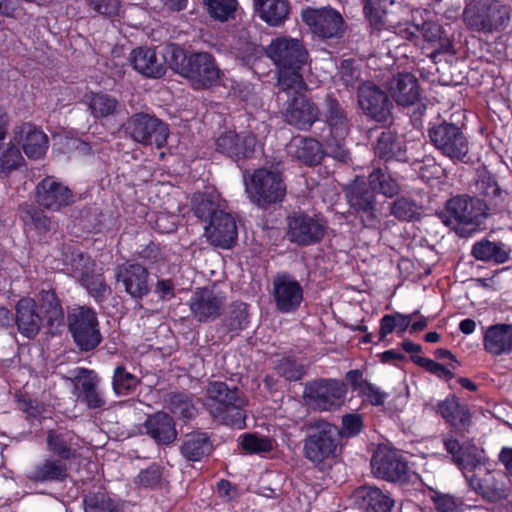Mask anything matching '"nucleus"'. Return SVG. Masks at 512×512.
Returning <instances> with one entry per match:
<instances>
[{
	"label": "nucleus",
	"mask_w": 512,
	"mask_h": 512,
	"mask_svg": "<svg viewBox=\"0 0 512 512\" xmlns=\"http://www.w3.org/2000/svg\"><path fill=\"white\" fill-rule=\"evenodd\" d=\"M248 401L237 386L224 381H210L206 388L204 407L210 416L221 424L235 429L246 427Z\"/></svg>",
	"instance_id": "1"
},
{
	"label": "nucleus",
	"mask_w": 512,
	"mask_h": 512,
	"mask_svg": "<svg viewBox=\"0 0 512 512\" xmlns=\"http://www.w3.org/2000/svg\"><path fill=\"white\" fill-rule=\"evenodd\" d=\"M266 54L277 68L280 90L306 88L302 69L307 62L308 52L301 40L289 37L275 38L267 47Z\"/></svg>",
	"instance_id": "2"
},
{
	"label": "nucleus",
	"mask_w": 512,
	"mask_h": 512,
	"mask_svg": "<svg viewBox=\"0 0 512 512\" xmlns=\"http://www.w3.org/2000/svg\"><path fill=\"white\" fill-rule=\"evenodd\" d=\"M170 66L184 77L194 90H209L217 87L224 75L211 53L204 51L187 53L177 46L172 49Z\"/></svg>",
	"instance_id": "3"
},
{
	"label": "nucleus",
	"mask_w": 512,
	"mask_h": 512,
	"mask_svg": "<svg viewBox=\"0 0 512 512\" xmlns=\"http://www.w3.org/2000/svg\"><path fill=\"white\" fill-rule=\"evenodd\" d=\"M303 456L315 467L333 461L341 448L339 427L325 419H315L305 423Z\"/></svg>",
	"instance_id": "4"
},
{
	"label": "nucleus",
	"mask_w": 512,
	"mask_h": 512,
	"mask_svg": "<svg viewBox=\"0 0 512 512\" xmlns=\"http://www.w3.org/2000/svg\"><path fill=\"white\" fill-rule=\"evenodd\" d=\"M483 451L470 441L459 443L458 439H450V454L466 479L469 487L478 494H486L490 490L493 479L484 463Z\"/></svg>",
	"instance_id": "5"
},
{
	"label": "nucleus",
	"mask_w": 512,
	"mask_h": 512,
	"mask_svg": "<svg viewBox=\"0 0 512 512\" xmlns=\"http://www.w3.org/2000/svg\"><path fill=\"white\" fill-rule=\"evenodd\" d=\"M463 18L472 30L491 33L508 24L510 8L499 0H471L465 7Z\"/></svg>",
	"instance_id": "6"
},
{
	"label": "nucleus",
	"mask_w": 512,
	"mask_h": 512,
	"mask_svg": "<svg viewBox=\"0 0 512 512\" xmlns=\"http://www.w3.org/2000/svg\"><path fill=\"white\" fill-rule=\"evenodd\" d=\"M246 191L254 205L268 209L284 201L287 187L281 172L258 168L251 175Z\"/></svg>",
	"instance_id": "7"
},
{
	"label": "nucleus",
	"mask_w": 512,
	"mask_h": 512,
	"mask_svg": "<svg viewBox=\"0 0 512 512\" xmlns=\"http://www.w3.org/2000/svg\"><path fill=\"white\" fill-rule=\"evenodd\" d=\"M68 331L81 352H91L102 342L96 311L92 307L79 306L68 312Z\"/></svg>",
	"instance_id": "8"
},
{
	"label": "nucleus",
	"mask_w": 512,
	"mask_h": 512,
	"mask_svg": "<svg viewBox=\"0 0 512 512\" xmlns=\"http://www.w3.org/2000/svg\"><path fill=\"white\" fill-rule=\"evenodd\" d=\"M286 236L290 243L308 247L323 241L327 231V221L321 215L310 214L297 209L286 217Z\"/></svg>",
	"instance_id": "9"
},
{
	"label": "nucleus",
	"mask_w": 512,
	"mask_h": 512,
	"mask_svg": "<svg viewBox=\"0 0 512 512\" xmlns=\"http://www.w3.org/2000/svg\"><path fill=\"white\" fill-rule=\"evenodd\" d=\"M124 131L135 142L143 146H166L170 134L169 126L154 114L138 112L123 124Z\"/></svg>",
	"instance_id": "10"
},
{
	"label": "nucleus",
	"mask_w": 512,
	"mask_h": 512,
	"mask_svg": "<svg viewBox=\"0 0 512 512\" xmlns=\"http://www.w3.org/2000/svg\"><path fill=\"white\" fill-rule=\"evenodd\" d=\"M487 211V205L480 199L455 197L450 199V225L461 237H469L484 223Z\"/></svg>",
	"instance_id": "11"
},
{
	"label": "nucleus",
	"mask_w": 512,
	"mask_h": 512,
	"mask_svg": "<svg viewBox=\"0 0 512 512\" xmlns=\"http://www.w3.org/2000/svg\"><path fill=\"white\" fill-rule=\"evenodd\" d=\"M347 385L338 379L320 378L308 381L304 386V399L318 411H334L342 406Z\"/></svg>",
	"instance_id": "12"
},
{
	"label": "nucleus",
	"mask_w": 512,
	"mask_h": 512,
	"mask_svg": "<svg viewBox=\"0 0 512 512\" xmlns=\"http://www.w3.org/2000/svg\"><path fill=\"white\" fill-rule=\"evenodd\" d=\"M346 197L353 215L363 227L379 228L381 215L377 209L376 193L367 181H354L347 190Z\"/></svg>",
	"instance_id": "13"
},
{
	"label": "nucleus",
	"mask_w": 512,
	"mask_h": 512,
	"mask_svg": "<svg viewBox=\"0 0 512 512\" xmlns=\"http://www.w3.org/2000/svg\"><path fill=\"white\" fill-rule=\"evenodd\" d=\"M308 87H293L282 90L287 95L283 112L287 124L302 130H310L319 119L320 111L316 103L307 95Z\"/></svg>",
	"instance_id": "14"
},
{
	"label": "nucleus",
	"mask_w": 512,
	"mask_h": 512,
	"mask_svg": "<svg viewBox=\"0 0 512 512\" xmlns=\"http://www.w3.org/2000/svg\"><path fill=\"white\" fill-rule=\"evenodd\" d=\"M371 469L379 479L402 484L409 482L408 462L395 449L379 446L372 455Z\"/></svg>",
	"instance_id": "15"
},
{
	"label": "nucleus",
	"mask_w": 512,
	"mask_h": 512,
	"mask_svg": "<svg viewBox=\"0 0 512 512\" xmlns=\"http://www.w3.org/2000/svg\"><path fill=\"white\" fill-rule=\"evenodd\" d=\"M302 19L310 30L319 38L339 39L345 31L342 15L334 8H307L302 12Z\"/></svg>",
	"instance_id": "16"
},
{
	"label": "nucleus",
	"mask_w": 512,
	"mask_h": 512,
	"mask_svg": "<svg viewBox=\"0 0 512 512\" xmlns=\"http://www.w3.org/2000/svg\"><path fill=\"white\" fill-rule=\"evenodd\" d=\"M35 202L42 209L58 212L74 203V193L58 178L48 175L35 187Z\"/></svg>",
	"instance_id": "17"
},
{
	"label": "nucleus",
	"mask_w": 512,
	"mask_h": 512,
	"mask_svg": "<svg viewBox=\"0 0 512 512\" xmlns=\"http://www.w3.org/2000/svg\"><path fill=\"white\" fill-rule=\"evenodd\" d=\"M358 104L363 113L376 122H386L392 115L393 103L388 94L372 82L358 87Z\"/></svg>",
	"instance_id": "18"
},
{
	"label": "nucleus",
	"mask_w": 512,
	"mask_h": 512,
	"mask_svg": "<svg viewBox=\"0 0 512 512\" xmlns=\"http://www.w3.org/2000/svg\"><path fill=\"white\" fill-rule=\"evenodd\" d=\"M257 138L252 132L224 131L214 142L215 151L234 162L254 156Z\"/></svg>",
	"instance_id": "19"
},
{
	"label": "nucleus",
	"mask_w": 512,
	"mask_h": 512,
	"mask_svg": "<svg viewBox=\"0 0 512 512\" xmlns=\"http://www.w3.org/2000/svg\"><path fill=\"white\" fill-rule=\"evenodd\" d=\"M303 294L301 284L287 273L273 280V297L277 310L281 313L297 311L303 301Z\"/></svg>",
	"instance_id": "20"
},
{
	"label": "nucleus",
	"mask_w": 512,
	"mask_h": 512,
	"mask_svg": "<svg viewBox=\"0 0 512 512\" xmlns=\"http://www.w3.org/2000/svg\"><path fill=\"white\" fill-rule=\"evenodd\" d=\"M72 382L74 394L88 409H102L106 405L105 396L99 389V377L93 370L79 368Z\"/></svg>",
	"instance_id": "21"
},
{
	"label": "nucleus",
	"mask_w": 512,
	"mask_h": 512,
	"mask_svg": "<svg viewBox=\"0 0 512 512\" xmlns=\"http://www.w3.org/2000/svg\"><path fill=\"white\" fill-rule=\"evenodd\" d=\"M68 477V463L53 456L44 457L26 473V479L33 484H60L64 483Z\"/></svg>",
	"instance_id": "22"
},
{
	"label": "nucleus",
	"mask_w": 512,
	"mask_h": 512,
	"mask_svg": "<svg viewBox=\"0 0 512 512\" xmlns=\"http://www.w3.org/2000/svg\"><path fill=\"white\" fill-rule=\"evenodd\" d=\"M189 306L198 322H212L223 312L224 297L217 295L210 288H197L190 298Z\"/></svg>",
	"instance_id": "23"
},
{
	"label": "nucleus",
	"mask_w": 512,
	"mask_h": 512,
	"mask_svg": "<svg viewBox=\"0 0 512 512\" xmlns=\"http://www.w3.org/2000/svg\"><path fill=\"white\" fill-rule=\"evenodd\" d=\"M205 234L212 245L230 249L238 238L236 221L230 213L222 210L208 221Z\"/></svg>",
	"instance_id": "24"
},
{
	"label": "nucleus",
	"mask_w": 512,
	"mask_h": 512,
	"mask_svg": "<svg viewBox=\"0 0 512 512\" xmlns=\"http://www.w3.org/2000/svg\"><path fill=\"white\" fill-rule=\"evenodd\" d=\"M323 117L327 133L342 139L347 137L351 129V119L343 104L333 93H328L323 101Z\"/></svg>",
	"instance_id": "25"
},
{
	"label": "nucleus",
	"mask_w": 512,
	"mask_h": 512,
	"mask_svg": "<svg viewBox=\"0 0 512 512\" xmlns=\"http://www.w3.org/2000/svg\"><path fill=\"white\" fill-rule=\"evenodd\" d=\"M141 429L142 433L150 437L157 445L162 446L173 443L178 435L173 417L163 411L147 415Z\"/></svg>",
	"instance_id": "26"
},
{
	"label": "nucleus",
	"mask_w": 512,
	"mask_h": 512,
	"mask_svg": "<svg viewBox=\"0 0 512 512\" xmlns=\"http://www.w3.org/2000/svg\"><path fill=\"white\" fill-rule=\"evenodd\" d=\"M148 279V269L139 263L127 264L116 274L117 282L122 283L125 292L134 299H142L149 293Z\"/></svg>",
	"instance_id": "27"
},
{
	"label": "nucleus",
	"mask_w": 512,
	"mask_h": 512,
	"mask_svg": "<svg viewBox=\"0 0 512 512\" xmlns=\"http://www.w3.org/2000/svg\"><path fill=\"white\" fill-rule=\"evenodd\" d=\"M345 380L350 386L352 392H355L359 398L374 407L385 404L389 393L381 390L375 384L364 378V372L361 369H352L346 372Z\"/></svg>",
	"instance_id": "28"
},
{
	"label": "nucleus",
	"mask_w": 512,
	"mask_h": 512,
	"mask_svg": "<svg viewBox=\"0 0 512 512\" xmlns=\"http://www.w3.org/2000/svg\"><path fill=\"white\" fill-rule=\"evenodd\" d=\"M133 68L148 78H161L166 73V62L164 57L157 55L155 48L137 47L129 56Z\"/></svg>",
	"instance_id": "29"
},
{
	"label": "nucleus",
	"mask_w": 512,
	"mask_h": 512,
	"mask_svg": "<svg viewBox=\"0 0 512 512\" xmlns=\"http://www.w3.org/2000/svg\"><path fill=\"white\" fill-rule=\"evenodd\" d=\"M14 140L21 144L28 158L39 159L47 149L48 138L44 132L31 123H23L14 130Z\"/></svg>",
	"instance_id": "30"
},
{
	"label": "nucleus",
	"mask_w": 512,
	"mask_h": 512,
	"mask_svg": "<svg viewBox=\"0 0 512 512\" xmlns=\"http://www.w3.org/2000/svg\"><path fill=\"white\" fill-rule=\"evenodd\" d=\"M15 310V323L19 333L27 339H34L40 332L42 324L36 301L30 297L21 298Z\"/></svg>",
	"instance_id": "31"
},
{
	"label": "nucleus",
	"mask_w": 512,
	"mask_h": 512,
	"mask_svg": "<svg viewBox=\"0 0 512 512\" xmlns=\"http://www.w3.org/2000/svg\"><path fill=\"white\" fill-rule=\"evenodd\" d=\"M355 501L364 512H392L395 501L389 492L375 486H361L355 491Z\"/></svg>",
	"instance_id": "32"
},
{
	"label": "nucleus",
	"mask_w": 512,
	"mask_h": 512,
	"mask_svg": "<svg viewBox=\"0 0 512 512\" xmlns=\"http://www.w3.org/2000/svg\"><path fill=\"white\" fill-rule=\"evenodd\" d=\"M392 98L398 105L409 106L420 99V87L418 79L412 73H398L388 86Z\"/></svg>",
	"instance_id": "33"
},
{
	"label": "nucleus",
	"mask_w": 512,
	"mask_h": 512,
	"mask_svg": "<svg viewBox=\"0 0 512 512\" xmlns=\"http://www.w3.org/2000/svg\"><path fill=\"white\" fill-rule=\"evenodd\" d=\"M74 433L67 429H51L47 432L46 446L53 457L70 462L76 458Z\"/></svg>",
	"instance_id": "34"
},
{
	"label": "nucleus",
	"mask_w": 512,
	"mask_h": 512,
	"mask_svg": "<svg viewBox=\"0 0 512 512\" xmlns=\"http://www.w3.org/2000/svg\"><path fill=\"white\" fill-rule=\"evenodd\" d=\"M483 345L486 352L494 356L512 352V325L496 324L487 328Z\"/></svg>",
	"instance_id": "35"
},
{
	"label": "nucleus",
	"mask_w": 512,
	"mask_h": 512,
	"mask_svg": "<svg viewBox=\"0 0 512 512\" xmlns=\"http://www.w3.org/2000/svg\"><path fill=\"white\" fill-rule=\"evenodd\" d=\"M374 153L376 157L385 162L402 161L406 157V146L396 132L387 129L378 136L374 145Z\"/></svg>",
	"instance_id": "36"
},
{
	"label": "nucleus",
	"mask_w": 512,
	"mask_h": 512,
	"mask_svg": "<svg viewBox=\"0 0 512 512\" xmlns=\"http://www.w3.org/2000/svg\"><path fill=\"white\" fill-rule=\"evenodd\" d=\"M213 451V443L205 432H192L185 436L181 446V455L188 461L198 462Z\"/></svg>",
	"instance_id": "37"
},
{
	"label": "nucleus",
	"mask_w": 512,
	"mask_h": 512,
	"mask_svg": "<svg viewBox=\"0 0 512 512\" xmlns=\"http://www.w3.org/2000/svg\"><path fill=\"white\" fill-rule=\"evenodd\" d=\"M254 7L259 18L272 27L284 24L290 12L288 0H254Z\"/></svg>",
	"instance_id": "38"
},
{
	"label": "nucleus",
	"mask_w": 512,
	"mask_h": 512,
	"mask_svg": "<svg viewBox=\"0 0 512 512\" xmlns=\"http://www.w3.org/2000/svg\"><path fill=\"white\" fill-rule=\"evenodd\" d=\"M510 253L511 249L508 245L486 238L475 242L471 249V254L475 259L494 264L505 263L509 259Z\"/></svg>",
	"instance_id": "39"
},
{
	"label": "nucleus",
	"mask_w": 512,
	"mask_h": 512,
	"mask_svg": "<svg viewBox=\"0 0 512 512\" xmlns=\"http://www.w3.org/2000/svg\"><path fill=\"white\" fill-rule=\"evenodd\" d=\"M292 155L307 166L318 165L323 159V150L319 141L309 137L295 138L291 145Z\"/></svg>",
	"instance_id": "40"
},
{
	"label": "nucleus",
	"mask_w": 512,
	"mask_h": 512,
	"mask_svg": "<svg viewBox=\"0 0 512 512\" xmlns=\"http://www.w3.org/2000/svg\"><path fill=\"white\" fill-rule=\"evenodd\" d=\"M250 323L249 305L242 301H233L222 318L221 324L227 333L239 335Z\"/></svg>",
	"instance_id": "41"
},
{
	"label": "nucleus",
	"mask_w": 512,
	"mask_h": 512,
	"mask_svg": "<svg viewBox=\"0 0 512 512\" xmlns=\"http://www.w3.org/2000/svg\"><path fill=\"white\" fill-rule=\"evenodd\" d=\"M450 401V439L464 438L472 426V415L466 404L459 403L455 397Z\"/></svg>",
	"instance_id": "42"
},
{
	"label": "nucleus",
	"mask_w": 512,
	"mask_h": 512,
	"mask_svg": "<svg viewBox=\"0 0 512 512\" xmlns=\"http://www.w3.org/2000/svg\"><path fill=\"white\" fill-rule=\"evenodd\" d=\"M367 182L375 193L383 194L389 198L398 195L401 191L398 176L390 174L381 168L374 169L368 175Z\"/></svg>",
	"instance_id": "43"
},
{
	"label": "nucleus",
	"mask_w": 512,
	"mask_h": 512,
	"mask_svg": "<svg viewBox=\"0 0 512 512\" xmlns=\"http://www.w3.org/2000/svg\"><path fill=\"white\" fill-rule=\"evenodd\" d=\"M192 210L194 215L202 221H210L218 212H221L219 196L215 192H197L193 195Z\"/></svg>",
	"instance_id": "44"
},
{
	"label": "nucleus",
	"mask_w": 512,
	"mask_h": 512,
	"mask_svg": "<svg viewBox=\"0 0 512 512\" xmlns=\"http://www.w3.org/2000/svg\"><path fill=\"white\" fill-rule=\"evenodd\" d=\"M85 99L91 115L96 119L113 115L119 105L116 98L105 92L87 93Z\"/></svg>",
	"instance_id": "45"
},
{
	"label": "nucleus",
	"mask_w": 512,
	"mask_h": 512,
	"mask_svg": "<svg viewBox=\"0 0 512 512\" xmlns=\"http://www.w3.org/2000/svg\"><path fill=\"white\" fill-rule=\"evenodd\" d=\"M421 32L426 42L438 44V48L431 53V58L436 62V58L448 53V37L443 27L432 20H424L421 24Z\"/></svg>",
	"instance_id": "46"
},
{
	"label": "nucleus",
	"mask_w": 512,
	"mask_h": 512,
	"mask_svg": "<svg viewBox=\"0 0 512 512\" xmlns=\"http://www.w3.org/2000/svg\"><path fill=\"white\" fill-rule=\"evenodd\" d=\"M78 281L87 290L89 296L98 304L102 303L107 293L110 292L102 269H97V267L84 274Z\"/></svg>",
	"instance_id": "47"
},
{
	"label": "nucleus",
	"mask_w": 512,
	"mask_h": 512,
	"mask_svg": "<svg viewBox=\"0 0 512 512\" xmlns=\"http://www.w3.org/2000/svg\"><path fill=\"white\" fill-rule=\"evenodd\" d=\"M40 310L44 314L47 325L53 327L64 320V311L55 291H42L39 297Z\"/></svg>",
	"instance_id": "48"
},
{
	"label": "nucleus",
	"mask_w": 512,
	"mask_h": 512,
	"mask_svg": "<svg viewBox=\"0 0 512 512\" xmlns=\"http://www.w3.org/2000/svg\"><path fill=\"white\" fill-rule=\"evenodd\" d=\"M83 505L85 512H116L118 508L116 502L103 487L85 495Z\"/></svg>",
	"instance_id": "49"
},
{
	"label": "nucleus",
	"mask_w": 512,
	"mask_h": 512,
	"mask_svg": "<svg viewBox=\"0 0 512 512\" xmlns=\"http://www.w3.org/2000/svg\"><path fill=\"white\" fill-rule=\"evenodd\" d=\"M166 402L170 412L183 420H191L197 414L191 397L184 392L170 393Z\"/></svg>",
	"instance_id": "50"
},
{
	"label": "nucleus",
	"mask_w": 512,
	"mask_h": 512,
	"mask_svg": "<svg viewBox=\"0 0 512 512\" xmlns=\"http://www.w3.org/2000/svg\"><path fill=\"white\" fill-rule=\"evenodd\" d=\"M276 374L286 381L297 382L306 375L305 365L293 356H283L275 362Z\"/></svg>",
	"instance_id": "51"
},
{
	"label": "nucleus",
	"mask_w": 512,
	"mask_h": 512,
	"mask_svg": "<svg viewBox=\"0 0 512 512\" xmlns=\"http://www.w3.org/2000/svg\"><path fill=\"white\" fill-rule=\"evenodd\" d=\"M140 383L141 380L127 371L124 365H118L114 369L112 387L116 395L128 396L136 390Z\"/></svg>",
	"instance_id": "52"
},
{
	"label": "nucleus",
	"mask_w": 512,
	"mask_h": 512,
	"mask_svg": "<svg viewBox=\"0 0 512 512\" xmlns=\"http://www.w3.org/2000/svg\"><path fill=\"white\" fill-rule=\"evenodd\" d=\"M390 215L399 221L411 222L419 219L422 207L415 200L407 197H398L389 204Z\"/></svg>",
	"instance_id": "53"
},
{
	"label": "nucleus",
	"mask_w": 512,
	"mask_h": 512,
	"mask_svg": "<svg viewBox=\"0 0 512 512\" xmlns=\"http://www.w3.org/2000/svg\"><path fill=\"white\" fill-rule=\"evenodd\" d=\"M239 445L248 454L269 453L274 449V440L256 433H245L240 436Z\"/></svg>",
	"instance_id": "54"
},
{
	"label": "nucleus",
	"mask_w": 512,
	"mask_h": 512,
	"mask_svg": "<svg viewBox=\"0 0 512 512\" xmlns=\"http://www.w3.org/2000/svg\"><path fill=\"white\" fill-rule=\"evenodd\" d=\"M19 409L25 414V419L31 426L40 427L44 419V405L36 399H32L26 395H16Z\"/></svg>",
	"instance_id": "55"
},
{
	"label": "nucleus",
	"mask_w": 512,
	"mask_h": 512,
	"mask_svg": "<svg viewBox=\"0 0 512 512\" xmlns=\"http://www.w3.org/2000/svg\"><path fill=\"white\" fill-rule=\"evenodd\" d=\"M24 225L38 233H46L50 229L51 220L41 207L29 206L22 211Z\"/></svg>",
	"instance_id": "56"
},
{
	"label": "nucleus",
	"mask_w": 512,
	"mask_h": 512,
	"mask_svg": "<svg viewBox=\"0 0 512 512\" xmlns=\"http://www.w3.org/2000/svg\"><path fill=\"white\" fill-rule=\"evenodd\" d=\"M138 260L150 268L164 265L165 255L159 243L150 241L147 245L135 252Z\"/></svg>",
	"instance_id": "57"
},
{
	"label": "nucleus",
	"mask_w": 512,
	"mask_h": 512,
	"mask_svg": "<svg viewBox=\"0 0 512 512\" xmlns=\"http://www.w3.org/2000/svg\"><path fill=\"white\" fill-rule=\"evenodd\" d=\"M203 3L207 6L209 15L221 22L234 15L238 4L236 0H203Z\"/></svg>",
	"instance_id": "58"
},
{
	"label": "nucleus",
	"mask_w": 512,
	"mask_h": 512,
	"mask_svg": "<svg viewBox=\"0 0 512 512\" xmlns=\"http://www.w3.org/2000/svg\"><path fill=\"white\" fill-rule=\"evenodd\" d=\"M468 142L458 127L450 124V159L468 162Z\"/></svg>",
	"instance_id": "59"
},
{
	"label": "nucleus",
	"mask_w": 512,
	"mask_h": 512,
	"mask_svg": "<svg viewBox=\"0 0 512 512\" xmlns=\"http://www.w3.org/2000/svg\"><path fill=\"white\" fill-rule=\"evenodd\" d=\"M24 158L18 147L12 145L0 155V177H7L12 171L18 169Z\"/></svg>",
	"instance_id": "60"
},
{
	"label": "nucleus",
	"mask_w": 512,
	"mask_h": 512,
	"mask_svg": "<svg viewBox=\"0 0 512 512\" xmlns=\"http://www.w3.org/2000/svg\"><path fill=\"white\" fill-rule=\"evenodd\" d=\"M325 142L328 155L341 163L350 161V152L346 147V137L340 139L335 135H320Z\"/></svg>",
	"instance_id": "61"
},
{
	"label": "nucleus",
	"mask_w": 512,
	"mask_h": 512,
	"mask_svg": "<svg viewBox=\"0 0 512 512\" xmlns=\"http://www.w3.org/2000/svg\"><path fill=\"white\" fill-rule=\"evenodd\" d=\"M69 265L72 276L77 280L96 267L95 261L88 254L78 250L71 253Z\"/></svg>",
	"instance_id": "62"
},
{
	"label": "nucleus",
	"mask_w": 512,
	"mask_h": 512,
	"mask_svg": "<svg viewBox=\"0 0 512 512\" xmlns=\"http://www.w3.org/2000/svg\"><path fill=\"white\" fill-rule=\"evenodd\" d=\"M364 428L363 416L359 413H348L342 416L339 432L341 439L358 436Z\"/></svg>",
	"instance_id": "63"
},
{
	"label": "nucleus",
	"mask_w": 512,
	"mask_h": 512,
	"mask_svg": "<svg viewBox=\"0 0 512 512\" xmlns=\"http://www.w3.org/2000/svg\"><path fill=\"white\" fill-rule=\"evenodd\" d=\"M161 479V468L156 463H153L146 469L140 470L134 482L144 488H155L160 484Z\"/></svg>",
	"instance_id": "64"
}]
</instances>
